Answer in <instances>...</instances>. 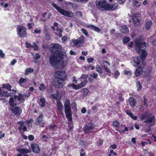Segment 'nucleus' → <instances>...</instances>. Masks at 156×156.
<instances>
[{"instance_id":"79ce46f5","label":"nucleus","mask_w":156,"mask_h":156,"mask_svg":"<svg viewBox=\"0 0 156 156\" xmlns=\"http://www.w3.org/2000/svg\"><path fill=\"white\" fill-rule=\"evenodd\" d=\"M20 152L22 153H28L30 152L29 150L26 149H22L20 150Z\"/></svg>"},{"instance_id":"a18cd8bd","label":"nucleus","mask_w":156,"mask_h":156,"mask_svg":"<svg viewBox=\"0 0 156 156\" xmlns=\"http://www.w3.org/2000/svg\"><path fill=\"white\" fill-rule=\"evenodd\" d=\"M120 74V73L118 70L115 71L114 73V77L115 78H117L119 76Z\"/></svg>"},{"instance_id":"4c0bfd02","label":"nucleus","mask_w":156,"mask_h":156,"mask_svg":"<svg viewBox=\"0 0 156 156\" xmlns=\"http://www.w3.org/2000/svg\"><path fill=\"white\" fill-rule=\"evenodd\" d=\"M87 82V80H84V81H82L81 83H79L81 88L85 87L86 85Z\"/></svg>"},{"instance_id":"e433bc0d","label":"nucleus","mask_w":156,"mask_h":156,"mask_svg":"<svg viewBox=\"0 0 156 156\" xmlns=\"http://www.w3.org/2000/svg\"><path fill=\"white\" fill-rule=\"evenodd\" d=\"M56 30L59 32V33L57 34L55 33V34L58 36L59 37H62V30L60 29L57 28H56Z\"/></svg>"},{"instance_id":"1a4fd4ad","label":"nucleus","mask_w":156,"mask_h":156,"mask_svg":"<svg viewBox=\"0 0 156 156\" xmlns=\"http://www.w3.org/2000/svg\"><path fill=\"white\" fill-rule=\"evenodd\" d=\"M133 65L134 66L136 67H138V68H136L135 72V74L136 76L138 77L140 76L142 73V69L144 68L146 65V62H142L140 63V64L138 66H135V63L133 61Z\"/></svg>"},{"instance_id":"6ab92c4d","label":"nucleus","mask_w":156,"mask_h":156,"mask_svg":"<svg viewBox=\"0 0 156 156\" xmlns=\"http://www.w3.org/2000/svg\"><path fill=\"white\" fill-rule=\"evenodd\" d=\"M152 24V23L151 20H147L145 23V30H149Z\"/></svg>"},{"instance_id":"4468645a","label":"nucleus","mask_w":156,"mask_h":156,"mask_svg":"<svg viewBox=\"0 0 156 156\" xmlns=\"http://www.w3.org/2000/svg\"><path fill=\"white\" fill-rule=\"evenodd\" d=\"M11 108L10 110L12 113L16 116L19 115L22 112V109L19 106H15Z\"/></svg>"},{"instance_id":"c85d7f7f","label":"nucleus","mask_w":156,"mask_h":156,"mask_svg":"<svg viewBox=\"0 0 156 156\" xmlns=\"http://www.w3.org/2000/svg\"><path fill=\"white\" fill-rule=\"evenodd\" d=\"M83 95L84 97H86L89 92L88 90L86 88H83L82 90Z\"/></svg>"},{"instance_id":"58836bf2","label":"nucleus","mask_w":156,"mask_h":156,"mask_svg":"<svg viewBox=\"0 0 156 156\" xmlns=\"http://www.w3.org/2000/svg\"><path fill=\"white\" fill-rule=\"evenodd\" d=\"M147 142L142 141L141 142V144H142V146L143 147H144L145 146V144L147 145L148 144H151V142L150 139H148L147 140Z\"/></svg>"},{"instance_id":"20e7f679","label":"nucleus","mask_w":156,"mask_h":156,"mask_svg":"<svg viewBox=\"0 0 156 156\" xmlns=\"http://www.w3.org/2000/svg\"><path fill=\"white\" fill-rule=\"evenodd\" d=\"M70 104V101L69 99H67L64 103L65 112L66 118L68 121L72 122V113Z\"/></svg>"},{"instance_id":"338daca9","label":"nucleus","mask_w":156,"mask_h":156,"mask_svg":"<svg viewBox=\"0 0 156 156\" xmlns=\"http://www.w3.org/2000/svg\"><path fill=\"white\" fill-rule=\"evenodd\" d=\"M152 140L154 142H156V136L153 134L152 135Z\"/></svg>"},{"instance_id":"423d86ee","label":"nucleus","mask_w":156,"mask_h":156,"mask_svg":"<svg viewBox=\"0 0 156 156\" xmlns=\"http://www.w3.org/2000/svg\"><path fill=\"white\" fill-rule=\"evenodd\" d=\"M59 92L57 91L56 94H51V95L53 99L56 100L57 110L58 112L62 115H64V114L62 112L63 108V106L62 103L60 101L61 99V97H60L58 99V97H59Z\"/></svg>"},{"instance_id":"c756f323","label":"nucleus","mask_w":156,"mask_h":156,"mask_svg":"<svg viewBox=\"0 0 156 156\" xmlns=\"http://www.w3.org/2000/svg\"><path fill=\"white\" fill-rule=\"evenodd\" d=\"M133 2L134 6L136 7H139L141 3L138 0H133Z\"/></svg>"},{"instance_id":"a878e982","label":"nucleus","mask_w":156,"mask_h":156,"mask_svg":"<svg viewBox=\"0 0 156 156\" xmlns=\"http://www.w3.org/2000/svg\"><path fill=\"white\" fill-rule=\"evenodd\" d=\"M120 30L123 33H127L129 32V29L125 25L121 27Z\"/></svg>"},{"instance_id":"5701e85b","label":"nucleus","mask_w":156,"mask_h":156,"mask_svg":"<svg viewBox=\"0 0 156 156\" xmlns=\"http://www.w3.org/2000/svg\"><path fill=\"white\" fill-rule=\"evenodd\" d=\"M68 87H72L73 89L76 90H77L80 89L81 88L79 84H78L76 85L74 83L69 84L68 85Z\"/></svg>"},{"instance_id":"4be33fe9","label":"nucleus","mask_w":156,"mask_h":156,"mask_svg":"<svg viewBox=\"0 0 156 156\" xmlns=\"http://www.w3.org/2000/svg\"><path fill=\"white\" fill-rule=\"evenodd\" d=\"M88 28H91L92 29H93L95 31L98 32V33L100 32L101 30L99 27L92 25H90L87 26Z\"/></svg>"},{"instance_id":"37998d69","label":"nucleus","mask_w":156,"mask_h":156,"mask_svg":"<svg viewBox=\"0 0 156 156\" xmlns=\"http://www.w3.org/2000/svg\"><path fill=\"white\" fill-rule=\"evenodd\" d=\"M119 124L120 123L118 121L115 120V121L113 122L112 126L115 127H117L119 126Z\"/></svg>"},{"instance_id":"13d9d810","label":"nucleus","mask_w":156,"mask_h":156,"mask_svg":"<svg viewBox=\"0 0 156 156\" xmlns=\"http://www.w3.org/2000/svg\"><path fill=\"white\" fill-rule=\"evenodd\" d=\"M28 139L30 141H32L34 139V136L33 135H30L28 136Z\"/></svg>"},{"instance_id":"603ef678","label":"nucleus","mask_w":156,"mask_h":156,"mask_svg":"<svg viewBox=\"0 0 156 156\" xmlns=\"http://www.w3.org/2000/svg\"><path fill=\"white\" fill-rule=\"evenodd\" d=\"M144 99V105L145 106H147V99L146 98V96L144 95L143 97Z\"/></svg>"},{"instance_id":"3c124183","label":"nucleus","mask_w":156,"mask_h":156,"mask_svg":"<svg viewBox=\"0 0 156 156\" xmlns=\"http://www.w3.org/2000/svg\"><path fill=\"white\" fill-rule=\"evenodd\" d=\"M81 30L85 35L87 36H88L89 35L87 30L85 29L84 28H82Z\"/></svg>"},{"instance_id":"bf43d9fd","label":"nucleus","mask_w":156,"mask_h":156,"mask_svg":"<svg viewBox=\"0 0 156 156\" xmlns=\"http://www.w3.org/2000/svg\"><path fill=\"white\" fill-rule=\"evenodd\" d=\"M87 60L88 62L90 63L92 62L93 61L94 59L92 57H90L87 58Z\"/></svg>"},{"instance_id":"2f4dec72","label":"nucleus","mask_w":156,"mask_h":156,"mask_svg":"<svg viewBox=\"0 0 156 156\" xmlns=\"http://www.w3.org/2000/svg\"><path fill=\"white\" fill-rule=\"evenodd\" d=\"M24 124H22L20 125V126L18 127V129L20 131L22 129L24 131H27V127L25 126H23Z\"/></svg>"},{"instance_id":"de8ad7c7","label":"nucleus","mask_w":156,"mask_h":156,"mask_svg":"<svg viewBox=\"0 0 156 156\" xmlns=\"http://www.w3.org/2000/svg\"><path fill=\"white\" fill-rule=\"evenodd\" d=\"M26 47L27 48H31L32 47V45H31L30 43H29L28 42H26L25 43Z\"/></svg>"},{"instance_id":"412c9836","label":"nucleus","mask_w":156,"mask_h":156,"mask_svg":"<svg viewBox=\"0 0 156 156\" xmlns=\"http://www.w3.org/2000/svg\"><path fill=\"white\" fill-rule=\"evenodd\" d=\"M129 102L131 106L134 107L136 104L135 99L132 97H130L129 99Z\"/></svg>"},{"instance_id":"6e6552de","label":"nucleus","mask_w":156,"mask_h":156,"mask_svg":"<svg viewBox=\"0 0 156 156\" xmlns=\"http://www.w3.org/2000/svg\"><path fill=\"white\" fill-rule=\"evenodd\" d=\"M26 28L23 26H19L16 28L17 35L20 37H25L27 34Z\"/></svg>"},{"instance_id":"2eb2a0df","label":"nucleus","mask_w":156,"mask_h":156,"mask_svg":"<svg viewBox=\"0 0 156 156\" xmlns=\"http://www.w3.org/2000/svg\"><path fill=\"white\" fill-rule=\"evenodd\" d=\"M31 149L33 152L35 153H39L40 151V147L38 144L35 143H31L30 144Z\"/></svg>"},{"instance_id":"39448f33","label":"nucleus","mask_w":156,"mask_h":156,"mask_svg":"<svg viewBox=\"0 0 156 156\" xmlns=\"http://www.w3.org/2000/svg\"><path fill=\"white\" fill-rule=\"evenodd\" d=\"M24 96L21 93H19L18 96L14 95L13 97H10L9 101V104L11 107H13L17 105L16 100L17 99L19 101H21L22 100L24 101Z\"/></svg>"},{"instance_id":"393cba45","label":"nucleus","mask_w":156,"mask_h":156,"mask_svg":"<svg viewBox=\"0 0 156 156\" xmlns=\"http://www.w3.org/2000/svg\"><path fill=\"white\" fill-rule=\"evenodd\" d=\"M2 87L6 89L9 91H11L12 86L9 83H7L3 84Z\"/></svg>"},{"instance_id":"680f3d73","label":"nucleus","mask_w":156,"mask_h":156,"mask_svg":"<svg viewBox=\"0 0 156 156\" xmlns=\"http://www.w3.org/2000/svg\"><path fill=\"white\" fill-rule=\"evenodd\" d=\"M32 24H33V23H28L27 24V25L28 26V28L30 30L31 29L33 28Z\"/></svg>"},{"instance_id":"cd10ccee","label":"nucleus","mask_w":156,"mask_h":156,"mask_svg":"<svg viewBox=\"0 0 156 156\" xmlns=\"http://www.w3.org/2000/svg\"><path fill=\"white\" fill-rule=\"evenodd\" d=\"M43 115H40L39 116L37 117V121L36 122V124L37 125H39L40 122L42 121V117Z\"/></svg>"},{"instance_id":"f257e3e1","label":"nucleus","mask_w":156,"mask_h":156,"mask_svg":"<svg viewBox=\"0 0 156 156\" xmlns=\"http://www.w3.org/2000/svg\"><path fill=\"white\" fill-rule=\"evenodd\" d=\"M135 49L138 52H140L141 51V54L140 56H136L134 58L133 61L135 63V66H138L140 64V63L144 62H145L144 60L146 59L147 53L145 49H141L142 48H146L147 46V43L145 42H143L142 39L140 37L136 38L135 40Z\"/></svg>"},{"instance_id":"774afa93","label":"nucleus","mask_w":156,"mask_h":156,"mask_svg":"<svg viewBox=\"0 0 156 156\" xmlns=\"http://www.w3.org/2000/svg\"><path fill=\"white\" fill-rule=\"evenodd\" d=\"M92 74L93 76V78L94 79H96L98 75L97 73H93Z\"/></svg>"},{"instance_id":"6e6d98bb","label":"nucleus","mask_w":156,"mask_h":156,"mask_svg":"<svg viewBox=\"0 0 156 156\" xmlns=\"http://www.w3.org/2000/svg\"><path fill=\"white\" fill-rule=\"evenodd\" d=\"M34 58L36 59H38L40 58V55L38 53H36L35 54Z\"/></svg>"},{"instance_id":"5fc2aeb1","label":"nucleus","mask_w":156,"mask_h":156,"mask_svg":"<svg viewBox=\"0 0 156 156\" xmlns=\"http://www.w3.org/2000/svg\"><path fill=\"white\" fill-rule=\"evenodd\" d=\"M56 127V125H50L49 126V128L51 129V131H54L55 130L54 128Z\"/></svg>"},{"instance_id":"7ed1b4c3","label":"nucleus","mask_w":156,"mask_h":156,"mask_svg":"<svg viewBox=\"0 0 156 156\" xmlns=\"http://www.w3.org/2000/svg\"><path fill=\"white\" fill-rule=\"evenodd\" d=\"M54 83L55 87L58 88H62L65 85L64 81L67 78L66 72L64 71L57 70L54 73Z\"/></svg>"},{"instance_id":"ddd939ff","label":"nucleus","mask_w":156,"mask_h":156,"mask_svg":"<svg viewBox=\"0 0 156 156\" xmlns=\"http://www.w3.org/2000/svg\"><path fill=\"white\" fill-rule=\"evenodd\" d=\"M106 0H97L96 4L99 9L103 8L105 10L107 3H106Z\"/></svg>"},{"instance_id":"dca6fc26","label":"nucleus","mask_w":156,"mask_h":156,"mask_svg":"<svg viewBox=\"0 0 156 156\" xmlns=\"http://www.w3.org/2000/svg\"><path fill=\"white\" fill-rule=\"evenodd\" d=\"M118 4L116 3L112 4L107 3L106 7L105 8V11L114 10L118 7Z\"/></svg>"},{"instance_id":"864d4df0","label":"nucleus","mask_w":156,"mask_h":156,"mask_svg":"<svg viewBox=\"0 0 156 156\" xmlns=\"http://www.w3.org/2000/svg\"><path fill=\"white\" fill-rule=\"evenodd\" d=\"M41 32V30L40 29H39L37 28H36L34 30V33L36 34H40Z\"/></svg>"},{"instance_id":"bb28decb","label":"nucleus","mask_w":156,"mask_h":156,"mask_svg":"<svg viewBox=\"0 0 156 156\" xmlns=\"http://www.w3.org/2000/svg\"><path fill=\"white\" fill-rule=\"evenodd\" d=\"M155 117L154 116H152L151 117L148 118L144 121V122L145 123H151L155 119Z\"/></svg>"},{"instance_id":"052dcab7","label":"nucleus","mask_w":156,"mask_h":156,"mask_svg":"<svg viewBox=\"0 0 156 156\" xmlns=\"http://www.w3.org/2000/svg\"><path fill=\"white\" fill-rule=\"evenodd\" d=\"M110 147L113 149H116L117 148V146L115 144H113L110 146Z\"/></svg>"},{"instance_id":"f3484780","label":"nucleus","mask_w":156,"mask_h":156,"mask_svg":"<svg viewBox=\"0 0 156 156\" xmlns=\"http://www.w3.org/2000/svg\"><path fill=\"white\" fill-rule=\"evenodd\" d=\"M39 105L41 107H44L45 106L46 101L44 98H41L38 101Z\"/></svg>"},{"instance_id":"aec40b11","label":"nucleus","mask_w":156,"mask_h":156,"mask_svg":"<svg viewBox=\"0 0 156 156\" xmlns=\"http://www.w3.org/2000/svg\"><path fill=\"white\" fill-rule=\"evenodd\" d=\"M27 81V79L23 77H21L19 80L18 83L20 86L26 88V87L23 85V83L26 82Z\"/></svg>"},{"instance_id":"4d7b16f0","label":"nucleus","mask_w":156,"mask_h":156,"mask_svg":"<svg viewBox=\"0 0 156 156\" xmlns=\"http://www.w3.org/2000/svg\"><path fill=\"white\" fill-rule=\"evenodd\" d=\"M5 56V54L3 53L2 51L0 50V57L2 58H4Z\"/></svg>"},{"instance_id":"e2e57ef3","label":"nucleus","mask_w":156,"mask_h":156,"mask_svg":"<svg viewBox=\"0 0 156 156\" xmlns=\"http://www.w3.org/2000/svg\"><path fill=\"white\" fill-rule=\"evenodd\" d=\"M99 106V105L98 104L95 105L94 106L92 107L91 109L93 110H94L97 108Z\"/></svg>"},{"instance_id":"a211bd4d","label":"nucleus","mask_w":156,"mask_h":156,"mask_svg":"<svg viewBox=\"0 0 156 156\" xmlns=\"http://www.w3.org/2000/svg\"><path fill=\"white\" fill-rule=\"evenodd\" d=\"M103 66L105 71L108 73H110V71L108 68V66H110V63L107 61H104L103 62Z\"/></svg>"},{"instance_id":"9b49d317","label":"nucleus","mask_w":156,"mask_h":156,"mask_svg":"<svg viewBox=\"0 0 156 156\" xmlns=\"http://www.w3.org/2000/svg\"><path fill=\"white\" fill-rule=\"evenodd\" d=\"M95 126L94 123L92 122H90L85 125L83 129L85 133H88L91 132V130L95 128Z\"/></svg>"},{"instance_id":"9d476101","label":"nucleus","mask_w":156,"mask_h":156,"mask_svg":"<svg viewBox=\"0 0 156 156\" xmlns=\"http://www.w3.org/2000/svg\"><path fill=\"white\" fill-rule=\"evenodd\" d=\"M72 42L77 47L81 46L84 42V37L81 36L77 39H73L72 40Z\"/></svg>"},{"instance_id":"a19ab883","label":"nucleus","mask_w":156,"mask_h":156,"mask_svg":"<svg viewBox=\"0 0 156 156\" xmlns=\"http://www.w3.org/2000/svg\"><path fill=\"white\" fill-rule=\"evenodd\" d=\"M32 47L31 48H33L34 50H37L38 48V46L36 44L35 42H33V45H32Z\"/></svg>"},{"instance_id":"f8f14e48","label":"nucleus","mask_w":156,"mask_h":156,"mask_svg":"<svg viewBox=\"0 0 156 156\" xmlns=\"http://www.w3.org/2000/svg\"><path fill=\"white\" fill-rule=\"evenodd\" d=\"M132 20L134 25H138L141 21L140 15L139 13H135L132 16Z\"/></svg>"},{"instance_id":"f03ea898","label":"nucleus","mask_w":156,"mask_h":156,"mask_svg":"<svg viewBox=\"0 0 156 156\" xmlns=\"http://www.w3.org/2000/svg\"><path fill=\"white\" fill-rule=\"evenodd\" d=\"M53 45L51 47L52 49L57 50L51 51V54L49 58V62L51 65L55 66L57 65L60 62L62 63L64 62L63 60L64 55L62 51V47L59 44L52 43Z\"/></svg>"},{"instance_id":"09e8293b","label":"nucleus","mask_w":156,"mask_h":156,"mask_svg":"<svg viewBox=\"0 0 156 156\" xmlns=\"http://www.w3.org/2000/svg\"><path fill=\"white\" fill-rule=\"evenodd\" d=\"M147 114L146 113H144L141 114V119L142 120H144L147 118Z\"/></svg>"},{"instance_id":"b1692460","label":"nucleus","mask_w":156,"mask_h":156,"mask_svg":"<svg viewBox=\"0 0 156 156\" xmlns=\"http://www.w3.org/2000/svg\"><path fill=\"white\" fill-rule=\"evenodd\" d=\"M126 114L129 115L131 118L134 120H136L137 119V117L136 116H134L133 114L131 113L130 111L129 110L126 111Z\"/></svg>"},{"instance_id":"8fccbe9b","label":"nucleus","mask_w":156,"mask_h":156,"mask_svg":"<svg viewBox=\"0 0 156 156\" xmlns=\"http://www.w3.org/2000/svg\"><path fill=\"white\" fill-rule=\"evenodd\" d=\"M124 74L125 75L129 76L132 75V73L130 71H127L126 70H125L124 71Z\"/></svg>"},{"instance_id":"ea45409f","label":"nucleus","mask_w":156,"mask_h":156,"mask_svg":"<svg viewBox=\"0 0 156 156\" xmlns=\"http://www.w3.org/2000/svg\"><path fill=\"white\" fill-rule=\"evenodd\" d=\"M130 40V38L128 37H125L123 39V42L124 44H126Z\"/></svg>"},{"instance_id":"72a5a7b5","label":"nucleus","mask_w":156,"mask_h":156,"mask_svg":"<svg viewBox=\"0 0 156 156\" xmlns=\"http://www.w3.org/2000/svg\"><path fill=\"white\" fill-rule=\"evenodd\" d=\"M136 86L137 87H138L137 91H140L142 88V85L141 84L140 82V81H137L136 82Z\"/></svg>"},{"instance_id":"473e14b6","label":"nucleus","mask_w":156,"mask_h":156,"mask_svg":"<svg viewBox=\"0 0 156 156\" xmlns=\"http://www.w3.org/2000/svg\"><path fill=\"white\" fill-rule=\"evenodd\" d=\"M10 96V93H9L8 91H3L2 92V97H5L8 98Z\"/></svg>"},{"instance_id":"c9c22d12","label":"nucleus","mask_w":156,"mask_h":156,"mask_svg":"<svg viewBox=\"0 0 156 156\" xmlns=\"http://www.w3.org/2000/svg\"><path fill=\"white\" fill-rule=\"evenodd\" d=\"M34 69H33L30 68H28L26 70L25 74L26 75H27L29 73H32Z\"/></svg>"},{"instance_id":"c03bdc74","label":"nucleus","mask_w":156,"mask_h":156,"mask_svg":"<svg viewBox=\"0 0 156 156\" xmlns=\"http://www.w3.org/2000/svg\"><path fill=\"white\" fill-rule=\"evenodd\" d=\"M45 38L46 40L49 41L51 40V37L50 34L48 33H46L45 34Z\"/></svg>"},{"instance_id":"69168bd1","label":"nucleus","mask_w":156,"mask_h":156,"mask_svg":"<svg viewBox=\"0 0 156 156\" xmlns=\"http://www.w3.org/2000/svg\"><path fill=\"white\" fill-rule=\"evenodd\" d=\"M17 62V60L16 59H13L11 62V64L12 65H14L15 63Z\"/></svg>"},{"instance_id":"0eeeda50","label":"nucleus","mask_w":156,"mask_h":156,"mask_svg":"<svg viewBox=\"0 0 156 156\" xmlns=\"http://www.w3.org/2000/svg\"><path fill=\"white\" fill-rule=\"evenodd\" d=\"M52 5L62 15L68 17H72L73 16V12L61 9L60 7L58 6L55 3H52Z\"/></svg>"},{"instance_id":"f704fd0d","label":"nucleus","mask_w":156,"mask_h":156,"mask_svg":"<svg viewBox=\"0 0 156 156\" xmlns=\"http://www.w3.org/2000/svg\"><path fill=\"white\" fill-rule=\"evenodd\" d=\"M96 71L100 73V74H102L103 73L102 71L100 66L99 65H96Z\"/></svg>"},{"instance_id":"49530a36","label":"nucleus","mask_w":156,"mask_h":156,"mask_svg":"<svg viewBox=\"0 0 156 156\" xmlns=\"http://www.w3.org/2000/svg\"><path fill=\"white\" fill-rule=\"evenodd\" d=\"M88 75H85V74H83L81 75V78L83 79H84V80H87V79L88 78Z\"/></svg>"},{"instance_id":"0e129e2a","label":"nucleus","mask_w":156,"mask_h":156,"mask_svg":"<svg viewBox=\"0 0 156 156\" xmlns=\"http://www.w3.org/2000/svg\"><path fill=\"white\" fill-rule=\"evenodd\" d=\"M5 134L4 133H2V131H0V139H2V138L4 137Z\"/></svg>"},{"instance_id":"7c9ffc66","label":"nucleus","mask_w":156,"mask_h":156,"mask_svg":"<svg viewBox=\"0 0 156 156\" xmlns=\"http://www.w3.org/2000/svg\"><path fill=\"white\" fill-rule=\"evenodd\" d=\"M46 87L45 84L43 83L41 84L39 87V90L42 91H44L46 89Z\"/></svg>"}]
</instances>
